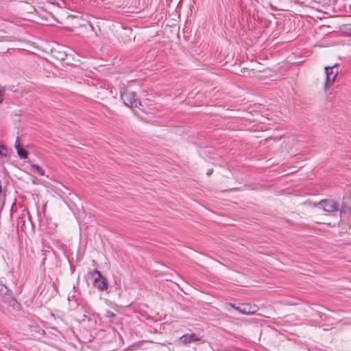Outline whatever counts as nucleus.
<instances>
[{
	"mask_svg": "<svg viewBox=\"0 0 351 351\" xmlns=\"http://www.w3.org/2000/svg\"><path fill=\"white\" fill-rule=\"evenodd\" d=\"M338 210V205L332 200H323L319 202L313 211V218L317 223L330 224L328 217Z\"/></svg>",
	"mask_w": 351,
	"mask_h": 351,
	"instance_id": "obj_1",
	"label": "nucleus"
},
{
	"mask_svg": "<svg viewBox=\"0 0 351 351\" xmlns=\"http://www.w3.org/2000/svg\"><path fill=\"white\" fill-rule=\"evenodd\" d=\"M337 64H335L333 66H325V73H326V82L324 84V89L328 90L335 83L337 76L339 73V71L337 67Z\"/></svg>",
	"mask_w": 351,
	"mask_h": 351,
	"instance_id": "obj_2",
	"label": "nucleus"
},
{
	"mask_svg": "<svg viewBox=\"0 0 351 351\" xmlns=\"http://www.w3.org/2000/svg\"><path fill=\"white\" fill-rule=\"evenodd\" d=\"M121 97L127 106L134 108L141 104L134 92L126 90L121 93Z\"/></svg>",
	"mask_w": 351,
	"mask_h": 351,
	"instance_id": "obj_3",
	"label": "nucleus"
},
{
	"mask_svg": "<svg viewBox=\"0 0 351 351\" xmlns=\"http://www.w3.org/2000/svg\"><path fill=\"white\" fill-rule=\"evenodd\" d=\"M92 278L93 279V285L100 291H104L107 289L108 285L106 278L101 275V274L97 271L94 270L91 273Z\"/></svg>",
	"mask_w": 351,
	"mask_h": 351,
	"instance_id": "obj_4",
	"label": "nucleus"
},
{
	"mask_svg": "<svg viewBox=\"0 0 351 351\" xmlns=\"http://www.w3.org/2000/svg\"><path fill=\"white\" fill-rule=\"evenodd\" d=\"M258 310L259 306L257 304L247 302L241 304L236 308V311L239 313L245 315H253L256 314Z\"/></svg>",
	"mask_w": 351,
	"mask_h": 351,
	"instance_id": "obj_5",
	"label": "nucleus"
},
{
	"mask_svg": "<svg viewBox=\"0 0 351 351\" xmlns=\"http://www.w3.org/2000/svg\"><path fill=\"white\" fill-rule=\"evenodd\" d=\"M289 3L290 0H270L271 6L278 10H287Z\"/></svg>",
	"mask_w": 351,
	"mask_h": 351,
	"instance_id": "obj_6",
	"label": "nucleus"
},
{
	"mask_svg": "<svg viewBox=\"0 0 351 351\" xmlns=\"http://www.w3.org/2000/svg\"><path fill=\"white\" fill-rule=\"evenodd\" d=\"M199 338L197 337L195 334H186L180 338V342L184 345L199 341Z\"/></svg>",
	"mask_w": 351,
	"mask_h": 351,
	"instance_id": "obj_7",
	"label": "nucleus"
},
{
	"mask_svg": "<svg viewBox=\"0 0 351 351\" xmlns=\"http://www.w3.org/2000/svg\"><path fill=\"white\" fill-rule=\"evenodd\" d=\"M14 147L16 149L17 154L21 158L25 159L27 158V156H28L27 152L21 147V145H20V143L19 142V141H16Z\"/></svg>",
	"mask_w": 351,
	"mask_h": 351,
	"instance_id": "obj_8",
	"label": "nucleus"
},
{
	"mask_svg": "<svg viewBox=\"0 0 351 351\" xmlns=\"http://www.w3.org/2000/svg\"><path fill=\"white\" fill-rule=\"evenodd\" d=\"M12 291L3 285L0 284V296L5 298V296H11Z\"/></svg>",
	"mask_w": 351,
	"mask_h": 351,
	"instance_id": "obj_9",
	"label": "nucleus"
},
{
	"mask_svg": "<svg viewBox=\"0 0 351 351\" xmlns=\"http://www.w3.org/2000/svg\"><path fill=\"white\" fill-rule=\"evenodd\" d=\"M340 31L345 35L351 36V24H344L341 26Z\"/></svg>",
	"mask_w": 351,
	"mask_h": 351,
	"instance_id": "obj_10",
	"label": "nucleus"
},
{
	"mask_svg": "<svg viewBox=\"0 0 351 351\" xmlns=\"http://www.w3.org/2000/svg\"><path fill=\"white\" fill-rule=\"evenodd\" d=\"M30 171L32 172L36 171L40 176L45 175V170L38 165H32L30 167Z\"/></svg>",
	"mask_w": 351,
	"mask_h": 351,
	"instance_id": "obj_11",
	"label": "nucleus"
},
{
	"mask_svg": "<svg viewBox=\"0 0 351 351\" xmlns=\"http://www.w3.org/2000/svg\"><path fill=\"white\" fill-rule=\"evenodd\" d=\"M223 306L225 310L228 312L231 311L232 309L236 310V308H238V306H235L234 304L230 302H226Z\"/></svg>",
	"mask_w": 351,
	"mask_h": 351,
	"instance_id": "obj_12",
	"label": "nucleus"
},
{
	"mask_svg": "<svg viewBox=\"0 0 351 351\" xmlns=\"http://www.w3.org/2000/svg\"><path fill=\"white\" fill-rule=\"evenodd\" d=\"M105 316L108 318L110 321H113L116 315L114 313L110 311H107L105 313Z\"/></svg>",
	"mask_w": 351,
	"mask_h": 351,
	"instance_id": "obj_13",
	"label": "nucleus"
},
{
	"mask_svg": "<svg viewBox=\"0 0 351 351\" xmlns=\"http://www.w3.org/2000/svg\"><path fill=\"white\" fill-rule=\"evenodd\" d=\"M5 88L0 85V104L3 102Z\"/></svg>",
	"mask_w": 351,
	"mask_h": 351,
	"instance_id": "obj_14",
	"label": "nucleus"
},
{
	"mask_svg": "<svg viewBox=\"0 0 351 351\" xmlns=\"http://www.w3.org/2000/svg\"><path fill=\"white\" fill-rule=\"evenodd\" d=\"M8 154L7 149L0 144V156H5Z\"/></svg>",
	"mask_w": 351,
	"mask_h": 351,
	"instance_id": "obj_15",
	"label": "nucleus"
},
{
	"mask_svg": "<svg viewBox=\"0 0 351 351\" xmlns=\"http://www.w3.org/2000/svg\"><path fill=\"white\" fill-rule=\"evenodd\" d=\"M296 141L294 137L288 138L286 142L287 145H295Z\"/></svg>",
	"mask_w": 351,
	"mask_h": 351,
	"instance_id": "obj_16",
	"label": "nucleus"
},
{
	"mask_svg": "<svg viewBox=\"0 0 351 351\" xmlns=\"http://www.w3.org/2000/svg\"><path fill=\"white\" fill-rule=\"evenodd\" d=\"M313 2H315L319 4H324L326 3L328 0H311Z\"/></svg>",
	"mask_w": 351,
	"mask_h": 351,
	"instance_id": "obj_17",
	"label": "nucleus"
},
{
	"mask_svg": "<svg viewBox=\"0 0 351 351\" xmlns=\"http://www.w3.org/2000/svg\"><path fill=\"white\" fill-rule=\"evenodd\" d=\"M350 193H351V186H350Z\"/></svg>",
	"mask_w": 351,
	"mask_h": 351,
	"instance_id": "obj_18",
	"label": "nucleus"
}]
</instances>
